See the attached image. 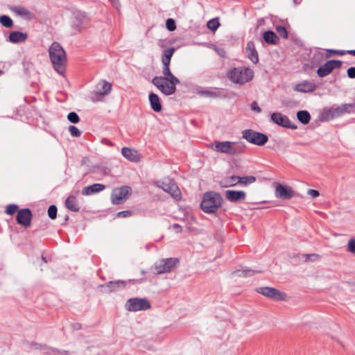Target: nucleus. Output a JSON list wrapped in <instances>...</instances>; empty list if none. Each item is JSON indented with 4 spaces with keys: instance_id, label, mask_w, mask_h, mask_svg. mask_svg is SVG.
Wrapping results in <instances>:
<instances>
[{
    "instance_id": "1",
    "label": "nucleus",
    "mask_w": 355,
    "mask_h": 355,
    "mask_svg": "<svg viewBox=\"0 0 355 355\" xmlns=\"http://www.w3.org/2000/svg\"><path fill=\"white\" fill-rule=\"evenodd\" d=\"M162 73L164 76H155L152 79L153 85L166 96L175 94V86L180 84V80L171 73L169 64H163Z\"/></svg>"
},
{
    "instance_id": "2",
    "label": "nucleus",
    "mask_w": 355,
    "mask_h": 355,
    "mask_svg": "<svg viewBox=\"0 0 355 355\" xmlns=\"http://www.w3.org/2000/svg\"><path fill=\"white\" fill-rule=\"evenodd\" d=\"M49 53L54 70L59 74L64 75L67 58L66 52L61 44L57 42H53L49 49Z\"/></svg>"
},
{
    "instance_id": "3",
    "label": "nucleus",
    "mask_w": 355,
    "mask_h": 355,
    "mask_svg": "<svg viewBox=\"0 0 355 355\" xmlns=\"http://www.w3.org/2000/svg\"><path fill=\"white\" fill-rule=\"evenodd\" d=\"M223 199L220 193L210 191L203 194L200 203L201 209L207 214H214L221 207Z\"/></svg>"
},
{
    "instance_id": "4",
    "label": "nucleus",
    "mask_w": 355,
    "mask_h": 355,
    "mask_svg": "<svg viewBox=\"0 0 355 355\" xmlns=\"http://www.w3.org/2000/svg\"><path fill=\"white\" fill-rule=\"evenodd\" d=\"M245 144L242 141H215L213 150L218 153L230 155H240L244 153Z\"/></svg>"
},
{
    "instance_id": "5",
    "label": "nucleus",
    "mask_w": 355,
    "mask_h": 355,
    "mask_svg": "<svg viewBox=\"0 0 355 355\" xmlns=\"http://www.w3.org/2000/svg\"><path fill=\"white\" fill-rule=\"evenodd\" d=\"M145 279H130L128 280H115L110 281L104 284L99 286L100 288L103 289L104 293H111L117 292L126 288L128 286L142 284Z\"/></svg>"
},
{
    "instance_id": "6",
    "label": "nucleus",
    "mask_w": 355,
    "mask_h": 355,
    "mask_svg": "<svg viewBox=\"0 0 355 355\" xmlns=\"http://www.w3.org/2000/svg\"><path fill=\"white\" fill-rule=\"evenodd\" d=\"M227 77L233 83L243 85L254 77V71L249 67H234L229 71Z\"/></svg>"
},
{
    "instance_id": "7",
    "label": "nucleus",
    "mask_w": 355,
    "mask_h": 355,
    "mask_svg": "<svg viewBox=\"0 0 355 355\" xmlns=\"http://www.w3.org/2000/svg\"><path fill=\"white\" fill-rule=\"evenodd\" d=\"M242 137L249 143L259 146H263L268 141V137L266 134L252 129L244 130L242 132Z\"/></svg>"
},
{
    "instance_id": "8",
    "label": "nucleus",
    "mask_w": 355,
    "mask_h": 355,
    "mask_svg": "<svg viewBox=\"0 0 355 355\" xmlns=\"http://www.w3.org/2000/svg\"><path fill=\"white\" fill-rule=\"evenodd\" d=\"M179 262V259L175 257L162 259L158 264L155 266V273L156 275L168 273L178 266Z\"/></svg>"
},
{
    "instance_id": "9",
    "label": "nucleus",
    "mask_w": 355,
    "mask_h": 355,
    "mask_svg": "<svg viewBox=\"0 0 355 355\" xmlns=\"http://www.w3.org/2000/svg\"><path fill=\"white\" fill-rule=\"evenodd\" d=\"M150 307V303L146 298L132 297L128 300L125 304V309L132 312L146 311Z\"/></svg>"
},
{
    "instance_id": "10",
    "label": "nucleus",
    "mask_w": 355,
    "mask_h": 355,
    "mask_svg": "<svg viewBox=\"0 0 355 355\" xmlns=\"http://www.w3.org/2000/svg\"><path fill=\"white\" fill-rule=\"evenodd\" d=\"M132 193V188L129 186H122L114 189L111 193V201L113 205L122 204Z\"/></svg>"
},
{
    "instance_id": "11",
    "label": "nucleus",
    "mask_w": 355,
    "mask_h": 355,
    "mask_svg": "<svg viewBox=\"0 0 355 355\" xmlns=\"http://www.w3.org/2000/svg\"><path fill=\"white\" fill-rule=\"evenodd\" d=\"M256 291L258 293L274 300L283 301L286 299V294L275 288L268 286L259 287L256 288Z\"/></svg>"
},
{
    "instance_id": "12",
    "label": "nucleus",
    "mask_w": 355,
    "mask_h": 355,
    "mask_svg": "<svg viewBox=\"0 0 355 355\" xmlns=\"http://www.w3.org/2000/svg\"><path fill=\"white\" fill-rule=\"evenodd\" d=\"M342 61L338 60H330L320 66L317 70V74L320 78H324L330 74L335 69H339L342 66Z\"/></svg>"
},
{
    "instance_id": "13",
    "label": "nucleus",
    "mask_w": 355,
    "mask_h": 355,
    "mask_svg": "<svg viewBox=\"0 0 355 355\" xmlns=\"http://www.w3.org/2000/svg\"><path fill=\"white\" fill-rule=\"evenodd\" d=\"M162 189L165 192L169 193L175 200H180L182 198V194L180 189L177 184L171 179L167 182H163L159 185Z\"/></svg>"
},
{
    "instance_id": "14",
    "label": "nucleus",
    "mask_w": 355,
    "mask_h": 355,
    "mask_svg": "<svg viewBox=\"0 0 355 355\" xmlns=\"http://www.w3.org/2000/svg\"><path fill=\"white\" fill-rule=\"evenodd\" d=\"M271 121L283 128L296 130L297 126L291 123L289 118L280 112H273L270 116Z\"/></svg>"
},
{
    "instance_id": "15",
    "label": "nucleus",
    "mask_w": 355,
    "mask_h": 355,
    "mask_svg": "<svg viewBox=\"0 0 355 355\" xmlns=\"http://www.w3.org/2000/svg\"><path fill=\"white\" fill-rule=\"evenodd\" d=\"M32 218L33 214L29 208L21 209L16 216V221L19 225L28 227L31 225Z\"/></svg>"
},
{
    "instance_id": "16",
    "label": "nucleus",
    "mask_w": 355,
    "mask_h": 355,
    "mask_svg": "<svg viewBox=\"0 0 355 355\" xmlns=\"http://www.w3.org/2000/svg\"><path fill=\"white\" fill-rule=\"evenodd\" d=\"M275 195L277 198L290 200L295 196V191L288 185L278 184L275 188Z\"/></svg>"
},
{
    "instance_id": "17",
    "label": "nucleus",
    "mask_w": 355,
    "mask_h": 355,
    "mask_svg": "<svg viewBox=\"0 0 355 355\" xmlns=\"http://www.w3.org/2000/svg\"><path fill=\"white\" fill-rule=\"evenodd\" d=\"M88 17L82 12H77L71 23V28L76 32L80 33L88 24Z\"/></svg>"
},
{
    "instance_id": "18",
    "label": "nucleus",
    "mask_w": 355,
    "mask_h": 355,
    "mask_svg": "<svg viewBox=\"0 0 355 355\" xmlns=\"http://www.w3.org/2000/svg\"><path fill=\"white\" fill-rule=\"evenodd\" d=\"M225 197L232 202H237L245 200L246 193L243 191L227 190L225 192Z\"/></svg>"
},
{
    "instance_id": "19",
    "label": "nucleus",
    "mask_w": 355,
    "mask_h": 355,
    "mask_svg": "<svg viewBox=\"0 0 355 355\" xmlns=\"http://www.w3.org/2000/svg\"><path fill=\"white\" fill-rule=\"evenodd\" d=\"M246 54L247 58L250 60L254 64L259 62V55L256 50L255 44L253 41H249L246 45Z\"/></svg>"
},
{
    "instance_id": "20",
    "label": "nucleus",
    "mask_w": 355,
    "mask_h": 355,
    "mask_svg": "<svg viewBox=\"0 0 355 355\" xmlns=\"http://www.w3.org/2000/svg\"><path fill=\"white\" fill-rule=\"evenodd\" d=\"M105 189V185L100 183H95L92 185L85 187L82 190L83 196H91L94 193L101 192Z\"/></svg>"
},
{
    "instance_id": "21",
    "label": "nucleus",
    "mask_w": 355,
    "mask_h": 355,
    "mask_svg": "<svg viewBox=\"0 0 355 355\" xmlns=\"http://www.w3.org/2000/svg\"><path fill=\"white\" fill-rule=\"evenodd\" d=\"M31 346L35 349L44 351L46 354H53L54 355H67V352L66 351L60 352L58 349L48 347L46 345H42L37 343H32Z\"/></svg>"
},
{
    "instance_id": "22",
    "label": "nucleus",
    "mask_w": 355,
    "mask_h": 355,
    "mask_svg": "<svg viewBox=\"0 0 355 355\" xmlns=\"http://www.w3.org/2000/svg\"><path fill=\"white\" fill-rule=\"evenodd\" d=\"M316 88L317 86L314 83L304 81L297 84L295 87V90L302 93H309L315 91Z\"/></svg>"
},
{
    "instance_id": "23",
    "label": "nucleus",
    "mask_w": 355,
    "mask_h": 355,
    "mask_svg": "<svg viewBox=\"0 0 355 355\" xmlns=\"http://www.w3.org/2000/svg\"><path fill=\"white\" fill-rule=\"evenodd\" d=\"M149 102L150 104L151 109L156 112H159L162 110V106L160 102L159 97L157 94L150 93L148 96Z\"/></svg>"
},
{
    "instance_id": "24",
    "label": "nucleus",
    "mask_w": 355,
    "mask_h": 355,
    "mask_svg": "<svg viewBox=\"0 0 355 355\" xmlns=\"http://www.w3.org/2000/svg\"><path fill=\"white\" fill-rule=\"evenodd\" d=\"M27 38L28 34L26 33L12 31L9 35L8 41L13 44H17L26 41Z\"/></svg>"
},
{
    "instance_id": "25",
    "label": "nucleus",
    "mask_w": 355,
    "mask_h": 355,
    "mask_svg": "<svg viewBox=\"0 0 355 355\" xmlns=\"http://www.w3.org/2000/svg\"><path fill=\"white\" fill-rule=\"evenodd\" d=\"M64 204L65 207L71 211L78 212L80 209L76 196L73 195H70L67 198Z\"/></svg>"
},
{
    "instance_id": "26",
    "label": "nucleus",
    "mask_w": 355,
    "mask_h": 355,
    "mask_svg": "<svg viewBox=\"0 0 355 355\" xmlns=\"http://www.w3.org/2000/svg\"><path fill=\"white\" fill-rule=\"evenodd\" d=\"M121 153L124 157L131 162L139 161V156L137 151L132 150L130 148L123 147L121 150Z\"/></svg>"
},
{
    "instance_id": "27",
    "label": "nucleus",
    "mask_w": 355,
    "mask_h": 355,
    "mask_svg": "<svg viewBox=\"0 0 355 355\" xmlns=\"http://www.w3.org/2000/svg\"><path fill=\"white\" fill-rule=\"evenodd\" d=\"M263 39L268 44H277L279 38L276 33L272 31H266L263 33Z\"/></svg>"
},
{
    "instance_id": "28",
    "label": "nucleus",
    "mask_w": 355,
    "mask_h": 355,
    "mask_svg": "<svg viewBox=\"0 0 355 355\" xmlns=\"http://www.w3.org/2000/svg\"><path fill=\"white\" fill-rule=\"evenodd\" d=\"M175 49L174 47H170L165 49L163 51L162 55V62L163 64H169L171 62V58L175 52Z\"/></svg>"
},
{
    "instance_id": "29",
    "label": "nucleus",
    "mask_w": 355,
    "mask_h": 355,
    "mask_svg": "<svg viewBox=\"0 0 355 355\" xmlns=\"http://www.w3.org/2000/svg\"><path fill=\"white\" fill-rule=\"evenodd\" d=\"M239 176L231 175L223 178L221 181V185L223 187H234L239 184L238 180Z\"/></svg>"
},
{
    "instance_id": "30",
    "label": "nucleus",
    "mask_w": 355,
    "mask_h": 355,
    "mask_svg": "<svg viewBox=\"0 0 355 355\" xmlns=\"http://www.w3.org/2000/svg\"><path fill=\"white\" fill-rule=\"evenodd\" d=\"M297 119L303 125H306L311 121V114L306 110H300L297 112Z\"/></svg>"
},
{
    "instance_id": "31",
    "label": "nucleus",
    "mask_w": 355,
    "mask_h": 355,
    "mask_svg": "<svg viewBox=\"0 0 355 355\" xmlns=\"http://www.w3.org/2000/svg\"><path fill=\"white\" fill-rule=\"evenodd\" d=\"M320 118L322 121H329L334 119L335 117L332 107L324 108Z\"/></svg>"
},
{
    "instance_id": "32",
    "label": "nucleus",
    "mask_w": 355,
    "mask_h": 355,
    "mask_svg": "<svg viewBox=\"0 0 355 355\" xmlns=\"http://www.w3.org/2000/svg\"><path fill=\"white\" fill-rule=\"evenodd\" d=\"M101 89H99L98 94L101 96H106L109 94L112 90V84L106 80H103L99 83Z\"/></svg>"
},
{
    "instance_id": "33",
    "label": "nucleus",
    "mask_w": 355,
    "mask_h": 355,
    "mask_svg": "<svg viewBox=\"0 0 355 355\" xmlns=\"http://www.w3.org/2000/svg\"><path fill=\"white\" fill-rule=\"evenodd\" d=\"M260 272L259 270H253L251 269H243V270H238L233 272L234 275L239 277H250L254 275L256 273Z\"/></svg>"
},
{
    "instance_id": "34",
    "label": "nucleus",
    "mask_w": 355,
    "mask_h": 355,
    "mask_svg": "<svg viewBox=\"0 0 355 355\" xmlns=\"http://www.w3.org/2000/svg\"><path fill=\"white\" fill-rule=\"evenodd\" d=\"M237 181H238L239 184H241L243 186H246L248 184L254 183L256 181V178L252 175L243 176V177L239 176V180Z\"/></svg>"
},
{
    "instance_id": "35",
    "label": "nucleus",
    "mask_w": 355,
    "mask_h": 355,
    "mask_svg": "<svg viewBox=\"0 0 355 355\" xmlns=\"http://www.w3.org/2000/svg\"><path fill=\"white\" fill-rule=\"evenodd\" d=\"M198 94L201 96H206L209 98H218L220 96V94L218 92L209 89L199 90Z\"/></svg>"
},
{
    "instance_id": "36",
    "label": "nucleus",
    "mask_w": 355,
    "mask_h": 355,
    "mask_svg": "<svg viewBox=\"0 0 355 355\" xmlns=\"http://www.w3.org/2000/svg\"><path fill=\"white\" fill-rule=\"evenodd\" d=\"M0 23L6 28H10L13 25L12 19L9 16L5 15L0 16Z\"/></svg>"
},
{
    "instance_id": "37",
    "label": "nucleus",
    "mask_w": 355,
    "mask_h": 355,
    "mask_svg": "<svg viewBox=\"0 0 355 355\" xmlns=\"http://www.w3.org/2000/svg\"><path fill=\"white\" fill-rule=\"evenodd\" d=\"M220 24L219 22L218 18H214L209 20L207 24V26L209 29L212 31H215L220 26Z\"/></svg>"
},
{
    "instance_id": "38",
    "label": "nucleus",
    "mask_w": 355,
    "mask_h": 355,
    "mask_svg": "<svg viewBox=\"0 0 355 355\" xmlns=\"http://www.w3.org/2000/svg\"><path fill=\"white\" fill-rule=\"evenodd\" d=\"M94 173H98L104 175H108L111 173V169L107 166H98L93 168Z\"/></svg>"
},
{
    "instance_id": "39",
    "label": "nucleus",
    "mask_w": 355,
    "mask_h": 355,
    "mask_svg": "<svg viewBox=\"0 0 355 355\" xmlns=\"http://www.w3.org/2000/svg\"><path fill=\"white\" fill-rule=\"evenodd\" d=\"M342 109L343 115L345 114H350L354 112L355 103H344L340 105Z\"/></svg>"
},
{
    "instance_id": "40",
    "label": "nucleus",
    "mask_w": 355,
    "mask_h": 355,
    "mask_svg": "<svg viewBox=\"0 0 355 355\" xmlns=\"http://www.w3.org/2000/svg\"><path fill=\"white\" fill-rule=\"evenodd\" d=\"M19 206L16 204H10L7 205L5 213L8 215H13L17 211H19Z\"/></svg>"
},
{
    "instance_id": "41",
    "label": "nucleus",
    "mask_w": 355,
    "mask_h": 355,
    "mask_svg": "<svg viewBox=\"0 0 355 355\" xmlns=\"http://www.w3.org/2000/svg\"><path fill=\"white\" fill-rule=\"evenodd\" d=\"M275 29L280 37H282L284 39L288 38V33L284 26L279 25L276 26Z\"/></svg>"
},
{
    "instance_id": "42",
    "label": "nucleus",
    "mask_w": 355,
    "mask_h": 355,
    "mask_svg": "<svg viewBox=\"0 0 355 355\" xmlns=\"http://www.w3.org/2000/svg\"><path fill=\"white\" fill-rule=\"evenodd\" d=\"M15 11L19 15L28 17L31 15V12L25 7L17 6L15 7Z\"/></svg>"
},
{
    "instance_id": "43",
    "label": "nucleus",
    "mask_w": 355,
    "mask_h": 355,
    "mask_svg": "<svg viewBox=\"0 0 355 355\" xmlns=\"http://www.w3.org/2000/svg\"><path fill=\"white\" fill-rule=\"evenodd\" d=\"M67 119L71 123H78L80 121V117L78 114L75 112H71L67 115Z\"/></svg>"
},
{
    "instance_id": "44",
    "label": "nucleus",
    "mask_w": 355,
    "mask_h": 355,
    "mask_svg": "<svg viewBox=\"0 0 355 355\" xmlns=\"http://www.w3.org/2000/svg\"><path fill=\"white\" fill-rule=\"evenodd\" d=\"M48 216L51 219H55L57 217L58 209L54 205H50L48 208Z\"/></svg>"
},
{
    "instance_id": "45",
    "label": "nucleus",
    "mask_w": 355,
    "mask_h": 355,
    "mask_svg": "<svg viewBox=\"0 0 355 355\" xmlns=\"http://www.w3.org/2000/svg\"><path fill=\"white\" fill-rule=\"evenodd\" d=\"M166 27L168 31H173L176 29L175 21L173 19L169 18L166 21Z\"/></svg>"
},
{
    "instance_id": "46",
    "label": "nucleus",
    "mask_w": 355,
    "mask_h": 355,
    "mask_svg": "<svg viewBox=\"0 0 355 355\" xmlns=\"http://www.w3.org/2000/svg\"><path fill=\"white\" fill-rule=\"evenodd\" d=\"M69 131L71 135L73 137H78L81 135L80 130L77 127H76L74 125H70L69 127Z\"/></svg>"
},
{
    "instance_id": "47",
    "label": "nucleus",
    "mask_w": 355,
    "mask_h": 355,
    "mask_svg": "<svg viewBox=\"0 0 355 355\" xmlns=\"http://www.w3.org/2000/svg\"><path fill=\"white\" fill-rule=\"evenodd\" d=\"M331 107L333 109L334 115L335 118L340 117L341 116H343L342 109L340 105H333Z\"/></svg>"
},
{
    "instance_id": "48",
    "label": "nucleus",
    "mask_w": 355,
    "mask_h": 355,
    "mask_svg": "<svg viewBox=\"0 0 355 355\" xmlns=\"http://www.w3.org/2000/svg\"><path fill=\"white\" fill-rule=\"evenodd\" d=\"M348 251L353 254H355V239H349L347 244Z\"/></svg>"
},
{
    "instance_id": "49",
    "label": "nucleus",
    "mask_w": 355,
    "mask_h": 355,
    "mask_svg": "<svg viewBox=\"0 0 355 355\" xmlns=\"http://www.w3.org/2000/svg\"><path fill=\"white\" fill-rule=\"evenodd\" d=\"M132 211H130V210H125V211H119L116 214V216L117 217L119 218H126V217H129L132 215Z\"/></svg>"
},
{
    "instance_id": "50",
    "label": "nucleus",
    "mask_w": 355,
    "mask_h": 355,
    "mask_svg": "<svg viewBox=\"0 0 355 355\" xmlns=\"http://www.w3.org/2000/svg\"><path fill=\"white\" fill-rule=\"evenodd\" d=\"M328 53L334 54V55H344L345 54H347V53L345 50L329 49V50H328Z\"/></svg>"
},
{
    "instance_id": "51",
    "label": "nucleus",
    "mask_w": 355,
    "mask_h": 355,
    "mask_svg": "<svg viewBox=\"0 0 355 355\" xmlns=\"http://www.w3.org/2000/svg\"><path fill=\"white\" fill-rule=\"evenodd\" d=\"M347 74L349 78H355V67H349L347 71Z\"/></svg>"
},
{
    "instance_id": "52",
    "label": "nucleus",
    "mask_w": 355,
    "mask_h": 355,
    "mask_svg": "<svg viewBox=\"0 0 355 355\" xmlns=\"http://www.w3.org/2000/svg\"><path fill=\"white\" fill-rule=\"evenodd\" d=\"M251 110L255 111L257 113H260L261 112V107L258 105L256 101H253L250 105Z\"/></svg>"
},
{
    "instance_id": "53",
    "label": "nucleus",
    "mask_w": 355,
    "mask_h": 355,
    "mask_svg": "<svg viewBox=\"0 0 355 355\" xmlns=\"http://www.w3.org/2000/svg\"><path fill=\"white\" fill-rule=\"evenodd\" d=\"M307 193L311 196L313 198H315L320 196V193L318 190L310 189L308 190Z\"/></svg>"
},
{
    "instance_id": "54",
    "label": "nucleus",
    "mask_w": 355,
    "mask_h": 355,
    "mask_svg": "<svg viewBox=\"0 0 355 355\" xmlns=\"http://www.w3.org/2000/svg\"><path fill=\"white\" fill-rule=\"evenodd\" d=\"M303 257H305V261H314L315 259H311V257H319V255L317 254H303Z\"/></svg>"
},
{
    "instance_id": "55",
    "label": "nucleus",
    "mask_w": 355,
    "mask_h": 355,
    "mask_svg": "<svg viewBox=\"0 0 355 355\" xmlns=\"http://www.w3.org/2000/svg\"><path fill=\"white\" fill-rule=\"evenodd\" d=\"M172 228L174 231H175L177 233H180L182 232V227L178 224V223H174L172 225Z\"/></svg>"
},
{
    "instance_id": "56",
    "label": "nucleus",
    "mask_w": 355,
    "mask_h": 355,
    "mask_svg": "<svg viewBox=\"0 0 355 355\" xmlns=\"http://www.w3.org/2000/svg\"><path fill=\"white\" fill-rule=\"evenodd\" d=\"M216 51L220 57H222V58L225 57L226 53L223 49H218L216 50Z\"/></svg>"
},
{
    "instance_id": "57",
    "label": "nucleus",
    "mask_w": 355,
    "mask_h": 355,
    "mask_svg": "<svg viewBox=\"0 0 355 355\" xmlns=\"http://www.w3.org/2000/svg\"><path fill=\"white\" fill-rule=\"evenodd\" d=\"M102 143L103 144H107L108 146H113V143L110 141L109 139H106V138H104L101 140Z\"/></svg>"
},
{
    "instance_id": "58",
    "label": "nucleus",
    "mask_w": 355,
    "mask_h": 355,
    "mask_svg": "<svg viewBox=\"0 0 355 355\" xmlns=\"http://www.w3.org/2000/svg\"><path fill=\"white\" fill-rule=\"evenodd\" d=\"M111 3H112L113 6L116 8H118L120 6L119 1L118 0H110Z\"/></svg>"
},
{
    "instance_id": "59",
    "label": "nucleus",
    "mask_w": 355,
    "mask_h": 355,
    "mask_svg": "<svg viewBox=\"0 0 355 355\" xmlns=\"http://www.w3.org/2000/svg\"><path fill=\"white\" fill-rule=\"evenodd\" d=\"M346 52L347 54L352 55L355 56V49L354 50H347Z\"/></svg>"
},
{
    "instance_id": "60",
    "label": "nucleus",
    "mask_w": 355,
    "mask_h": 355,
    "mask_svg": "<svg viewBox=\"0 0 355 355\" xmlns=\"http://www.w3.org/2000/svg\"><path fill=\"white\" fill-rule=\"evenodd\" d=\"M302 0H293V2L295 6L300 5L302 3Z\"/></svg>"
},
{
    "instance_id": "61",
    "label": "nucleus",
    "mask_w": 355,
    "mask_h": 355,
    "mask_svg": "<svg viewBox=\"0 0 355 355\" xmlns=\"http://www.w3.org/2000/svg\"><path fill=\"white\" fill-rule=\"evenodd\" d=\"M42 261H43L44 262H45V263H46V262H47V260H46V257L42 256Z\"/></svg>"
},
{
    "instance_id": "62",
    "label": "nucleus",
    "mask_w": 355,
    "mask_h": 355,
    "mask_svg": "<svg viewBox=\"0 0 355 355\" xmlns=\"http://www.w3.org/2000/svg\"><path fill=\"white\" fill-rule=\"evenodd\" d=\"M75 328L76 329H80V324H75Z\"/></svg>"
},
{
    "instance_id": "63",
    "label": "nucleus",
    "mask_w": 355,
    "mask_h": 355,
    "mask_svg": "<svg viewBox=\"0 0 355 355\" xmlns=\"http://www.w3.org/2000/svg\"><path fill=\"white\" fill-rule=\"evenodd\" d=\"M141 273L142 275H145V274H146V271H145L144 270H142L141 271Z\"/></svg>"
},
{
    "instance_id": "64",
    "label": "nucleus",
    "mask_w": 355,
    "mask_h": 355,
    "mask_svg": "<svg viewBox=\"0 0 355 355\" xmlns=\"http://www.w3.org/2000/svg\"><path fill=\"white\" fill-rule=\"evenodd\" d=\"M68 218H69V216H66V217H65V220H68Z\"/></svg>"
}]
</instances>
